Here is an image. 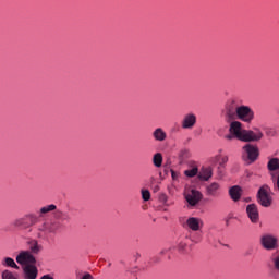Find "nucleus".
Returning <instances> with one entry per match:
<instances>
[{
  "instance_id": "obj_16",
  "label": "nucleus",
  "mask_w": 279,
  "mask_h": 279,
  "mask_svg": "<svg viewBox=\"0 0 279 279\" xmlns=\"http://www.w3.org/2000/svg\"><path fill=\"white\" fill-rule=\"evenodd\" d=\"M220 189H221V185H219V183L213 182L209 185H207L206 193L210 197H217V195H219Z\"/></svg>"
},
{
  "instance_id": "obj_10",
  "label": "nucleus",
  "mask_w": 279,
  "mask_h": 279,
  "mask_svg": "<svg viewBox=\"0 0 279 279\" xmlns=\"http://www.w3.org/2000/svg\"><path fill=\"white\" fill-rule=\"evenodd\" d=\"M197 125V116L193 112H189L183 116L181 120V128L183 130H193Z\"/></svg>"
},
{
  "instance_id": "obj_15",
  "label": "nucleus",
  "mask_w": 279,
  "mask_h": 279,
  "mask_svg": "<svg viewBox=\"0 0 279 279\" xmlns=\"http://www.w3.org/2000/svg\"><path fill=\"white\" fill-rule=\"evenodd\" d=\"M186 223L190 230H193L194 232H197V230H199L204 226L202 219L195 217L189 218Z\"/></svg>"
},
{
  "instance_id": "obj_7",
  "label": "nucleus",
  "mask_w": 279,
  "mask_h": 279,
  "mask_svg": "<svg viewBox=\"0 0 279 279\" xmlns=\"http://www.w3.org/2000/svg\"><path fill=\"white\" fill-rule=\"evenodd\" d=\"M242 151V157L244 158V160H248L250 162H256V160H258V146L253 144H246L243 146Z\"/></svg>"
},
{
  "instance_id": "obj_22",
  "label": "nucleus",
  "mask_w": 279,
  "mask_h": 279,
  "mask_svg": "<svg viewBox=\"0 0 279 279\" xmlns=\"http://www.w3.org/2000/svg\"><path fill=\"white\" fill-rule=\"evenodd\" d=\"M57 206L51 204V205H46L39 209V216L43 217L44 215H49V213H53L56 210Z\"/></svg>"
},
{
  "instance_id": "obj_19",
  "label": "nucleus",
  "mask_w": 279,
  "mask_h": 279,
  "mask_svg": "<svg viewBox=\"0 0 279 279\" xmlns=\"http://www.w3.org/2000/svg\"><path fill=\"white\" fill-rule=\"evenodd\" d=\"M199 180L208 181L213 178V168H203L198 174Z\"/></svg>"
},
{
  "instance_id": "obj_20",
  "label": "nucleus",
  "mask_w": 279,
  "mask_h": 279,
  "mask_svg": "<svg viewBox=\"0 0 279 279\" xmlns=\"http://www.w3.org/2000/svg\"><path fill=\"white\" fill-rule=\"evenodd\" d=\"M1 264L3 265V267H11L12 269H21V267L16 265V262H14L12 257H4Z\"/></svg>"
},
{
  "instance_id": "obj_28",
  "label": "nucleus",
  "mask_w": 279,
  "mask_h": 279,
  "mask_svg": "<svg viewBox=\"0 0 279 279\" xmlns=\"http://www.w3.org/2000/svg\"><path fill=\"white\" fill-rule=\"evenodd\" d=\"M2 279H19V278H17L16 275H14L12 271H10V270H4V271L2 272Z\"/></svg>"
},
{
  "instance_id": "obj_3",
  "label": "nucleus",
  "mask_w": 279,
  "mask_h": 279,
  "mask_svg": "<svg viewBox=\"0 0 279 279\" xmlns=\"http://www.w3.org/2000/svg\"><path fill=\"white\" fill-rule=\"evenodd\" d=\"M36 223V216L34 214H26L24 217L13 220V227L21 230H28L32 232V226Z\"/></svg>"
},
{
  "instance_id": "obj_31",
  "label": "nucleus",
  "mask_w": 279,
  "mask_h": 279,
  "mask_svg": "<svg viewBox=\"0 0 279 279\" xmlns=\"http://www.w3.org/2000/svg\"><path fill=\"white\" fill-rule=\"evenodd\" d=\"M171 177L172 180H178V178H180V173L175 172L174 170H171Z\"/></svg>"
},
{
  "instance_id": "obj_18",
  "label": "nucleus",
  "mask_w": 279,
  "mask_h": 279,
  "mask_svg": "<svg viewBox=\"0 0 279 279\" xmlns=\"http://www.w3.org/2000/svg\"><path fill=\"white\" fill-rule=\"evenodd\" d=\"M229 195L233 202H239L241 199V187L238 185L232 186L229 190Z\"/></svg>"
},
{
  "instance_id": "obj_13",
  "label": "nucleus",
  "mask_w": 279,
  "mask_h": 279,
  "mask_svg": "<svg viewBox=\"0 0 279 279\" xmlns=\"http://www.w3.org/2000/svg\"><path fill=\"white\" fill-rule=\"evenodd\" d=\"M23 278L24 279H37L38 278V268L36 264L24 266L23 268Z\"/></svg>"
},
{
  "instance_id": "obj_14",
  "label": "nucleus",
  "mask_w": 279,
  "mask_h": 279,
  "mask_svg": "<svg viewBox=\"0 0 279 279\" xmlns=\"http://www.w3.org/2000/svg\"><path fill=\"white\" fill-rule=\"evenodd\" d=\"M151 135L157 143H165V141H167V132L162 128L155 129Z\"/></svg>"
},
{
  "instance_id": "obj_17",
  "label": "nucleus",
  "mask_w": 279,
  "mask_h": 279,
  "mask_svg": "<svg viewBox=\"0 0 279 279\" xmlns=\"http://www.w3.org/2000/svg\"><path fill=\"white\" fill-rule=\"evenodd\" d=\"M267 169L269 171L270 177H271V173H276V171H279V159L271 158L267 163Z\"/></svg>"
},
{
  "instance_id": "obj_26",
  "label": "nucleus",
  "mask_w": 279,
  "mask_h": 279,
  "mask_svg": "<svg viewBox=\"0 0 279 279\" xmlns=\"http://www.w3.org/2000/svg\"><path fill=\"white\" fill-rule=\"evenodd\" d=\"M270 180L274 184V189L275 191H277V193H279V172H271L270 173Z\"/></svg>"
},
{
  "instance_id": "obj_32",
  "label": "nucleus",
  "mask_w": 279,
  "mask_h": 279,
  "mask_svg": "<svg viewBox=\"0 0 279 279\" xmlns=\"http://www.w3.org/2000/svg\"><path fill=\"white\" fill-rule=\"evenodd\" d=\"M40 279H53V277L49 276V275H45L43 276Z\"/></svg>"
},
{
  "instance_id": "obj_29",
  "label": "nucleus",
  "mask_w": 279,
  "mask_h": 279,
  "mask_svg": "<svg viewBox=\"0 0 279 279\" xmlns=\"http://www.w3.org/2000/svg\"><path fill=\"white\" fill-rule=\"evenodd\" d=\"M179 157L181 158V160H186V158H191V151H189V149H182L179 153Z\"/></svg>"
},
{
  "instance_id": "obj_9",
  "label": "nucleus",
  "mask_w": 279,
  "mask_h": 279,
  "mask_svg": "<svg viewBox=\"0 0 279 279\" xmlns=\"http://www.w3.org/2000/svg\"><path fill=\"white\" fill-rule=\"evenodd\" d=\"M16 263L22 265V268L27 267V265H36V257L29 251H22L16 256Z\"/></svg>"
},
{
  "instance_id": "obj_27",
  "label": "nucleus",
  "mask_w": 279,
  "mask_h": 279,
  "mask_svg": "<svg viewBox=\"0 0 279 279\" xmlns=\"http://www.w3.org/2000/svg\"><path fill=\"white\" fill-rule=\"evenodd\" d=\"M198 173V169L197 167H194L190 170H185L184 171V175H186V178H195V175Z\"/></svg>"
},
{
  "instance_id": "obj_4",
  "label": "nucleus",
  "mask_w": 279,
  "mask_h": 279,
  "mask_svg": "<svg viewBox=\"0 0 279 279\" xmlns=\"http://www.w3.org/2000/svg\"><path fill=\"white\" fill-rule=\"evenodd\" d=\"M257 199L260 206H264V208H269L272 202L271 187H269L267 184L262 185L257 193Z\"/></svg>"
},
{
  "instance_id": "obj_24",
  "label": "nucleus",
  "mask_w": 279,
  "mask_h": 279,
  "mask_svg": "<svg viewBox=\"0 0 279 279\" xmlns=\"http://www.w3.org/2000/svg\"><path fill=\"white\" fill-rule=\"evenodd\" d=\"M29 250L32 254H38L43 250V246L38 244V241L33 240L29 242Z\"/></svg>"
},
{
  "instance_id": "obj_30",
  "label": "nucleus",
  "mask_w": 279,
  "mask_h": 279,
  "mask_svg": "<svg viewBox=\"0 0 279 279\" xmlns=\"http://www.w3.org/2000/svg\"><path fill=\"white\" fill-rule=\"evenodd\" d=\"M142 199H144V202H149V199H151L149 190H142Z\"/></svg>"
},
{
  "instance_id": "obj_6",
  "label": "nucleus",
  "mask_w": 279,
  "mask_h": 279,
  "mask_svg": "<svg viewBox=\"0 0 279 279\" xmlns=\"http://www.w3.org/2000/svg\"><path fill=\"white\" fill-rule=\"evenodd\" d=\"M58 230V223L45 221L37 227V239H47L49 234H53Z\"/></svg>"
},
{
  "instance_id": "obj_2",
  "label": "nucleus",
  "mask_w": 279,
  "mask_h": 279,
  "mask_svg": "<svg viewBox=\"0 0 279 279\" xmlns=\"http://www.w3.org/2000/svg\"><path fill=\"white\" fill-rule=\"evenodd\" d=\"M239 108H241V100L236 98L228 99L222 110L225 121L236 119V113L239 112Z\"/></svg>"
},
{
  "instance_id": "obj_1",
  "label": "nucleus",
  "mask_w": 279,
  "mask_h": 279,
  "mask_svg": "<svg viewBox=\"0 0 279 279\" xmlns=\"http://www.w3.org/2000/svg\"><path fill=\"white\" fill-rule=\"evenodd\" d=\"M229 124L228 134L225 135L226 141H242V143H256L263 138V131L258 128L247 130L243 123L236 119L226 120Z\"/></svg>"
},
{
  "instance_id": "obj_8",
  "label": "nucleus",
  "mask_w": 279,
  "mask_h": 279,
  "mask_svg": "<svg viewBox=\"0 0 279 279\" xmlns=\"http://www.w3.org/2000/svg\"><path fill=\"white\" fill-rule=\"evenodd\" d=\"M184 197L190 206H197L202 202V192L193 187H185Z\"/></svg>"
},
{
  "instance_id": "obj_21",
  "label": "nucleus",
  "mask_w": 279,
  "mask_h": 279,
  "mask_svg": "<svg viewBox=\"0 0 279 279\" xmlns=\"http://www.w3.org/2000/svg\"><path fill=\"white\" fill-rule=\"evenodd\" d=\"M211 162H218L221 167H225L228 162V156L225 155H217L211 158Z\"/></svg>"
},
{
  "instance_id": "obj_11",
  "label": "nucleus",
  "mask_w": 279,
  "mask_h": 279,
  "mask_svg": "<svg viewBox=\"0 0 279 279\" xmlns=\"http://www.w3.org/2000/svg\"><path fill=\"white\" fill-rule=\"evenodd\" d=\"M260 243L264 250H276L278 247V239L270 234H265L260 238Z\"/></svg>"
},
{
  "instance_id": "obj_12",
  "label": "nucleus",
  "mask_w": 279,
  "mask_h": 279,
  "mask_svg": "<svg viewBox=\"0 0 279 279\" xmlns=\"http://www.w3.org/2000/svg\"><path fill=\"white\" fill-rule=\"evenodd\" d=\"M246 215L251 223H258L260 221V214L258 213V207L254 204L246 206Z\"/></svg>"
},
{
  "instance_id": "obj_5",
  "label": "nucleus",
  "mask_w": 279,
  "mask_h": 279,
  "mask_svg": "<svg viewBox=\"0 0 279 279\" xmlns=\"http://www.w3.org/2000/svg\"><path fill=\"white\" fill-rule=\"evenodd\" d=\"M254 110L250 106L240 105L238 113H235V120L242 121V123H252L254 121Z\"/></svg>"
},
{
  "instance_id": "obj_23",
  "label": "nucleus",
  "mask_w": 279,
  "mask_h": 279,
  "mask_svg": "<svg viewBox=\"0 0 279 279\" xmlns=\"http://www.w3.org/2000/svg\"><path fill=\"white\" fill-rule=\"evenodd\" d=\"M187 245H189V240L187 239H183V240L178 241V243H177L178 252H180L181 254H184V252H186Z\"/></svg>"
},
{
  "instance_id": "obj_25",
  "label": "nucleus",
  "mask_w": 279,
  "mask_h": 279,
  "mask_svg": "<svg viewBox=\"0 0 279 279\" xmlns=\"http://www.w3.org/2000/svg\"><path fill=\"white\" fill-rule=\"evenodd\" d=\"M153 165L157 167V169H160L162 167V154L157 153L153 156Z\"/></svg>"
}]
</instances>
